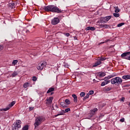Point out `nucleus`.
<instances>
[{"label": "nucleus", "instance_id": "nucleus-25", "mask_svg": "<svg viewBox=\"0 0 130 130\" xmlns=\"http://www.w3.org/2000/svg\"><path fill=\"white\" fill-rule=\"evenodd\" d=\"M28 129H29V125H24L22 129V130H28Z\"/></svg>", "mask_w": 130, "mask_h": 130}, {"label": "nucleus", "instance_id": "nucleus-4", "mask_svg": "<svg viewBox=\"0 0 130 130\" xmlns=\"http://www.w3.org/2000/svg\"><path fill=\"white\" fill-rule=\"evenodd\" d=\"M21 123H22L21 120H17L16 122H14L12 125V129L18 130L19 128H21Z\"/></svg>", "mask_w": 130, "mask_h": 130}, {"label": "nucleus", "instance_id": "nucleus-41", "mask_svg": "<svg viewBox=\"0 0 130 130\" xmlns=\"http://www.w3.org/2000/svg\"><path fill=\"white\" fill-rule=\"evenodd\" d=\"M120 121L121 122H124V118H122L121 119H120Z\"/></svg>", "mask_w": 130, "mask_h": 130}, {"label": "nucleus", "instance_id": "nucleus-38", "mask_svg": "<svg viewBox=\"0 0 130 130\" xmlns=\"http://www.w3.org/2000/svg\"><path fill=\"white\" fill-rule=\"evenodd\" d=\"M104 28H105V29H107V28H109V25L107 24H104Z\"/></svg>", "mask_w": 130, "mask_h": 130}, {"label": "nucleus", "instance_id": "nucleus-48", "mask_svg": "<svg viewBox=\"0 0 130 130\" xmlns=\"http://www.w3.org/2000/svg\"><path fill=\"white\" fill-rule=\"evenodd\" d=\"M56 106V107H57V105H56V106Z\"/></svg>", "mask_w": 130, "mask_h": 130}, {"label": "nucleus", "instance_id": "nucleus-44", "mask_svg": "<svg viewBox=\"0 0 130 130\" xmlns=\"http://www.w3.org/2000/svg\"><path fill=\"white\" fill-rule=\"evenodd\" d=\"M100 28H104V24H101L100 25Z\"/></svg>", "mask_w": 130, "mask_h": 130}, {"label": "nucleus", "instance_id": "nucleus-1", "mask_svg": "<svg viewBox=\"0 0 130 130\" xmlns=\"http://www.w3.org/2000/svg\"><path fill=\"white\" fill-rule=\"evenodd\" d=\"M43 9L46 12H52V13H57V14H60L61 13V10L54 5L45 6Z\"/></svg>", "mask_w": 130, "mask_h": 130}, {"label": "nucleus", "instance_id": "nucleus-8", "mask_svg": "<svg viewBox=\"0 0 130 130\" xmlns=\"http://www.w3.org/2000/svg\"><path fill=\"white\" fill-rule=\"evenodd\" d=\"M97 111H98V109L97 108H95L93 109H91L90 110V113L87 114V116H88V118H91L92 116H93V115H95Z\"/></svg>", "mask_w": 130, "mask_h": 130}, {"label": "nucleus", "instance_id": "nucleus-32", "mask_svg": "<svg viewBox=\"0 0 130 130\" xmlns=\"http://www.w3.org/2000/svg\"><path fill=\"white\" fill-rule=\"evenodd\" d=\"M123 25H124V23L122 22V23L118 24L117 26V27H121V26H123Z\"/></svg>", "mask_w": 130, "mask_h": 130}, {"label": "nucleus", "instance_id": "nucleus-43", "mask_svg": "<svg viewBox=\"0 0 130 130\" xmlns=\"http://www.w3.org/2000/svg\"><path fill=\"white\" fill-rule=\"evenodd\" d=\"M33 109H34V107H29V111L33 110Z\"/></svg>", "mask_w": 130, "mask_h": 130}, {"label": "nucleus", "instance_id": "nucleus-5", "mask_svg": "<svg viewBox=\"0 0 130 130\" xmlns=\"http://www.w3.org/2000/svg\"><path fill=\"white\" fill-rule=\"evenodd\" d=\"M47 64V62L45 61H43L39 63L37 67V69L39 70V71H42L45 67H46Z\"/></svg>", "mask_w": 130, "mask_h": 130}, {"label": "nucleus", "instance_id": "nucleus-23", "mask_svg": "<svg viewBox=\"0 0 130 130\" xmlns=\"http://www.w3.org/2000/svg\"><path fill=\"white\" fill-rule=\"evenodd\" d=\"M64 114V110H61V111L59 112L58 114L56 115L55 116L57 117V116H59V115H63Z\"/></svg>", "mask_w": 130, "mask_h": 130}, {"label": "nucleus", "instance_id": "nucleus-3", "mask_svg": "<svg viewBox=\"0 0 130 130\" xmlns=\"http://www.w3.org/2000/svg\"><path fill=\"white\" fill-rule=\"evenodd\" d=\"M111 83L112 85H121L122 83V79L119 77H116L111 80Z\"/></svg>", "mask_w": 130, "mask_h": 130}, {"label": "nucleus", "instance_id": "nucleus-45", "mask_svg": "<svg viewBox=\"0 0 130 130\" xmlns=\"http://www.w3.org/2000/svg\"><path fill=\"white\" fill-rule=\"evenodd\" d=\"M108 41H110V40L108 39V40H107L105 41V43H106L107 42H108Z\"/></svg>", "mask_w": 130, "mask_h": 130}, {"label": "nucleus", "instance_id": "nucleus-46", "mask_svg": "<svg viewBox=\"0 0 130 130\" xmlns=\"http://www.w3.org/2000/svg\"><path fill=\"white\" fill-rule=\"evenodd\" d=\"M104 43H105V42H102L101 43V44H103Z\"/></svg>", "mask_w": 130, "mask_h": 130}, {"label": "nucleus", "instance_id": "nucleus-27", "mask_svg": "<svg viewBox=\"0 0 130 130\" xmlns=\"http://www.w3.org/2000/svg\"><path fill=\"white\" fill-rule=\"evenodd\" d=\"M115 13H119V8H118V7H115Z\"/></svg>", "mask_w": 130, "mask_h": 130}, {"label": "nucleus", "instance_id": "nucleus-24", "mask_svg": "<svg viewBox=\"0 0 130 130\" xmlns=\"http://www.w3.org/2000/svg\"><path fill=\"white\" fill-rule=\"evenodd\" d=\"M60 105L61 106H62V107H63V108H67V107H68V106H67V105L66 104V103L64 102H61L60 103Z\"/></svg>", "mask_w": 130, "mask_h": 130}, {"label": "nucleus", "instance_id": "nucleus-14", "mask_svg": "<svg viewBox=\"0 0 130 130\" xmlns=\"http://www.w3.org/2000/svg\"><path fill=\"white\" fill-rule=\"evenodd\" d=\"M109 83H110V80H105L101 83V86H102V87H103L104 86H105V85L109 84Z\"/></svg>", "mask_w": 130, "mask_h": 130}, {"label": "nucleus", "instance_id": "nucleus-33", "mask_svg": "<svg viewBox=\"0 0 130 130\" xmlns=\"http://www.w3.org/2000/svg\"><path fill=\"white\" fill-rule=\"evenodd\" d=\"M80 96L81 97H84L85 96V95H86V93H85L84 92H82L80 93Z\"/></svg>", "mask_w": 130, "mask_h": 130}, {"label": "nucleus", "instance_id": "nucleus-17", "mask_svg": "<svg viewBox=\"0 0 130 130\" xmlns=\"http://www.w3.org/2000/svg\"><path fill=\"white\" fill-rule=\"evenodd\" d=\"M112 89V88L110 86L109 87H105L104 88V90L105 91V92H109V91H111V89Z\"/></svg>", "mask_w": 130, "mask_h": 130}, {"label": "nucleus", "instance_id": "nucleus-35", "mask_svg": "<svg viewBox=\"0 0 130 130\" xmlns=\"http://www.w3.org/2000/svg\"><path fill=\"white\" fill-rule=\"evenodd\" d=\"M113 77H115V75L112 74L108 77V79H111V78H113Z\"/></svg>", "mask_w": 130, "mask_h": 130}, {"label": "nucleus", "instance_id": "nucleus-29", "mask_svg": "<svg viewBox=\"0 0 130 130\" xmlns=\"http://www.w3.org/2000/svg\"><path fill=\"white\" fill-rule=\"evenodd\" d=\"M113 16L114 17H116V18H118L120 15H119V13H113Z\"/></svg>", "mask_w": 130, "mask_h": 130}, {"label": "nucleus", "instance_id": "nucleus-49", "mask_svg": "<svg viewBox=\"0 0 130 130\" xmlns=\"http://www.w3.org/2000/svg\"><path fill=\"white\" fill-rule=\"evenodd\" d=\"M93 81H95V79H93Z\"/></svg>", "mask_w": 130, "mask_h": 130}, {"label": "nucleus", "instance_id": "nucleus-36", "mask_svg": "<svg viewBox=\"0 0 130 130\" xmlns=\"http://www.w3.org/2000/svg\"><path fill=\"white\" fill-rule=\"evenodd\" d=\"M32 80L34 82H36V81H37V78L36 76H34L32 77Z\"/></svg>", "mask_w": 130, "mask_h": 130}, {"label": "nucleus", "instance_id": "nucleus-34", "mask_svg": "<svg viewBox=\"0 0 130 130\" xmlns=\"http://www.w3.org/2000/svg\"><path fill=\"white\" fill-rule=\"evenodd\" d=\"M69 111H71V109H70L69 108L66 109L64 111V113H67V112H69Z\"/></svg>", "mask_w": 130, "mask_h": 130}, {"label": "nucleus", "instance_id": "nucleus-50", "mask_svg": "<svg viewBox=\"0 0 130 130\" xmlns=\"http://www.w3.org/2000/svg\"><path fill=\"white\" fill-rule=\"evenodd\" d=\"M129 8H130V6H129Z\"/></svg>", "mask_w": 130, "mask_h": 130}, {"label": "nucleus", "instance_id": "nucleus-20", "mask_svg": "<svg viewBox=\"0 0 130 130\" xmlns=\"http://www.w3.org/2000/svg\"><path fill=\"white\" fill-rule=\"evenodd\" d=\"M72 97L74 98V102L77 103L78 102V97L76 94H72Z\"/></svg>", "mask_w": 130, "mask_h": 130}, {"label": "nucleus", "instance_id": "nucleus-19", "mask_svg": "<svg viewBox=\"0 0 130 130\" xmlns=\"http://www.w3.org/2000/svg\"><path fill=\"white\" fill-rule=\"evenodd\" d=\"M122 79H123V80H130V75H124L122 77Z\"/></svg>", "mask_w": 130, "mask_h": 130}, {"label": "nucleus", "instance_id": "nucleus-9", "mask_svg": "<svg viewBox=\"0 0 130 130\" xmlns=\"http://www.w3.org/2000/svg\"><path fill=\"white\" fill-rule=\"evenodd\" d=\"M55 90L54 87H50L47 91V94H48L49 96H51L54 94V91Z\"/></svg>", "mask_w": 130, "mask_h": 130}, {"label": "nucleus", "instance_id": "nucleus-31", "mask_svg": "<svg viewBox=\"0 0 130 130\" xmlns=\"http://www.w3.org/2000/svg\"><path fill=\"white\" fill-rule=\"evenodd\" d=\"M89 95H93V94H94V91L93 90H90L88 92V93H87Z\"/></svg>", "mask_w": 130, "mask_h": 130}, {"label": "nucleus", "instance_id": "nucleus-42", "mask_svg": "<svg viewBox=\"0 0 130 130\" xmlns=\"http://www.w3.org/2000/svg\"><path fill=\"white\" fill-rule=\"evenodd\" d=\"M65 36H67V37H69V36H70V34L69 33H66L64 34Z\"/></svg>", "mask_w": 130, "mask_h": 130}, {"label": "nucleus", "instance_id": "nucleus-12", "mask_svg": "<svg viewBox=\"0 0 130 130\" xmlns=\"http://www.w3.org/2000/svg\"><path fill=\"white\" fill-rule=\"evenodd\" d=\"M97 76L98 77H99V78H103V77L106 76V74L104 72H99Z\"/></svg>", "mask_w": 130, "mask_h": 130}, {"label": "nucleus", "instance_id": "nucleus-11", "mask_svg": "<svg viewBox=\"0 0 130 130\" xmlns=\"http://www.w3.org/2000/svg\"><path fill=\"white\" fill-rule=\"evenodd\" d=\"M59 23V19L57 17H55L51 20L52 25H57Z\"/></svg>", "mask_w": 130, "mask_h": 130}, {"label": "nucleus", "instance_id": "nucleus-21", "mask_svg": "<svg viewBox=\"0 0 130 130\" xmlns=\"http://www.w3.org/2000/svg\"><path fill=\"white\" fill-rule=\"evenodd\" d=\"M9 8H10L11 9H14L15 6V3L12 2L11 3H9Z\"/></svg>", "mask_w": 130, "mask_h": 130}, {"label": "nucleus", "instance_id": "nucleus-16", "mask_svg": "<svg viewBox=\"0 0 130 130\" xmlns=\"http://www.w3.org/2000/svg\"><path fill=\"white\" fill-rule=\"evenodd\" d=\"M101 63H102V62H101V61L97 60V61L93 65V67L95 68V67H98V66H100Z\"/></svg>", "mask_w": 130, "mask_h": 130}, {"label": "nucleus", "instance_id": "nucleus-22", "mask_svg": "<svg viewBox=\"0 0 130 130\" xmlns=\"http://www.w3.org/2000/svg\"><path fill=\"white\" fill-rule=\"evenodd\" d=\"M30 86V83L29 82H25V83L23 84V88H24L25 89H26V88H28V87Z\"/></svg>", "mask_w": 130, "mask_h": 130}, {"label": "nucleus", "instance_id": "nucleus-28", "mask_svg": "<svg viewBox=\"0 0 130 130\" xmlns=\"http://www.w3.org/2000/svg\"><path fill=\"white\" fill-rule=\"evenodd\" d=\"M12 64H14V66H16V64H17V63H18V60H14L12 61Z\"/></svg>", "mask_w": 130, "mask_h": 130}, {"label": "nucleus", "instance_id": "nucleus-37", "mask_svg": "<svg viewBox=\"0 0 130 130\" xmlns=\"http://www.w3.org/2000/svg\"><path fill=\"white\" fill-rule=\"evenodd\" d=\"M89 94L87 93L86 95L83 98V100H86V99H88L89 98Z\"/></svg>", "mask_w": 130, "mask_h": 130}, {"label": "nucleus", "instance_id": "nucleus-7", "mask_svg": "<svg viewBox=\"0 0 130 130\" xmlns=\"http://www.w3.org/2000/svg\"><path fill=\"white\" fill-rule=\"evenodd\" d=\"M121 57L124 59H127V60H130V52L123 53L121 55Z\"/></svg>", "mask_w": 130, "mask_h": 130}, {"label": "nucleus", "instance_id": "nucleus-26", "mask_svg": "<svg viewBox=\"0 0 130 130\" xmlns=\"http://www.w3.org/2000/svg\"><path fill=\"white\" fill-rule=\"evenodd\" d=\"M18 76V73L17 72H14L12 74L11 77H14Z\"/></svg>", "mask_w": 130, "mask_h": 130}, {"label": "nucleus", "instance_id": "nucleus-40", "mask_svg": "<svg viewBox=\"0 0 130 130\" xmlns=\"http://www.w3.org/2000/svg\"><path fill=\"white\" fill-rule=\"evenodd\" d=\"M124 100H125V98L122 97L121 98V99L120 100V101H122V102H124Z\"/></svg>", "mask_w": 130, "mask_h": 130}, {"label": "nucleus", "instance_id": "nucleus-10", "mask_svg": "<svg viewBox=\"0 0 130 130\" xmlns=\"http://www.w3.org/2000/svg\"><path fill=\"white\" fill-rule=\"evenodd\" d=\"M111 19V16H108L105 17H102L101 18V22L106 23L108 22V21Z\"/></svg>", "mask_w": 130, "mask_h": 130}, {"label": "nucleus", "instance_id": "nucleus-2", "mask_svg": "<svg viewBox=\"0 0 130 130\" xmlns=\"http://www.w3.org/2000/svg\"><path fill=\"white\" fill-rule=\"evenodd\" d=\"M44 120H45V118L43 116L36 117L35 122L34 123L35 128H36L38 126H39Z\"/></svg>", "mask_w": 130, "mask_h": 130}, {"label": "nucleus", "instance_id": "nucleus-39", "mask_svg": "<svg viewBox=\"0 0 130 130\" xmlns=\"http://www.w3.org/2000/svg\"><path fill=\"white\" fill-rule=\"evenodd\" d=\"M4 49V45H0V51H2Z\"/></svg>", "mask_w": 130, "mask_h": 130}, {"label": "nucleus", "instance_id": "nucleus-6", "mask_svg": "<svg viewBox=\"0 0 130 130\" xmlns=\"http://www.w3.org/2000/svg\"><path fill=\"white\" fill-rule=\"evenodd\" d=\"M15 104L16 102L13 101L10 104H9V105L7 106L6 108L1 109L0 111H8V110H9V109H10L11 107H13V106H14V105H15Z\"/></svg>", "mask_w": 130, "mask_h": 130}, {"label": "nucleus", "instance_id": "nucleus-18", "mask_svg": "<svg viewBox=\"0 0 130 130\" xmlns=\"http://www.w3.org/2000/svg\"><path fill=\"white\" fill-rule=\"evenodd\" d=\"M107 58L106 57H99L96 60H100V61H104V60H106Z\"/></svg>", "mask_w": 130, "mask_h": 130}, {"label": "nucleus", "instance_id": "nucleus-30", "mask_svg": "<svg viewBox=\"0 0 130 130\" xmlns=\"http://www.w3.org/2000/svg\"><path fill=\"white\" fill-rule=\"evenodd\" d=\"M65 102H66V103L67 104V105H69V104H71V102L69 101V99H66V100H65Z\"/></svg>", "mask_w": 130, "mask_h": 130}, {"label": "nucleus", "instance_id": "nucleus-15", "mask_svg": "<svg viewBox=\"0 0 130 130\" xmlns=\"http://www.w3.org/2000/svg\"><path fill=\"white\" fill-rule=\"evenodd\" d=\"M85 30L86 31H89V30H90L91 31H94V30H95V27L88 26L85 28Z\"/></svg>", "mask_w": 130, "mask_h": 130}, {"label": "nucleus", "instance_id": "nucleus-47", "mask_svg": "<svg viewBox=\"0 0 130 130\" xmlns=\"http://www.w3.org/2000/svg\"><path fill=\"white\" fill-rule=\"evenodd\" d=\"M28 32H29V30H27L26 31V33H28Z\"/></svg>", "mask_w": 130, "mask_h": 130}, {"label": "nucleus", "instance_id": "nucleus-13", "mask_svg": "<svg viewBox=\"0 0 130 130\" xmlns=\"http://www.w3.org/2000/svg\"><path fill=\"white\" fill-rule=\"evenodd\" d=\"M53 100V97L52 96H50L49 98H47L46 99V101L47 102V104H51V103H52Z\"/></svg>", "mask_w": 130, "mask_h": 130}]
</instances>
